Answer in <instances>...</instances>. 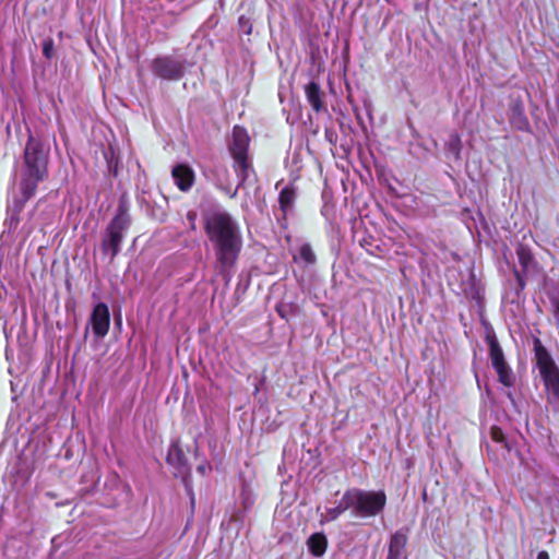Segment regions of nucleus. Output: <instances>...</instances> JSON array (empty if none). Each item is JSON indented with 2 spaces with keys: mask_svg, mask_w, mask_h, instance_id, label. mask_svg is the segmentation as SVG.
Here are the masks:
<instances>
[{
  "mask_svg": "<svg viewBox=\"0 0 559 559\" xmlns=\"http://www.w3.org/2000/svg\"><path fill=\"white\" fill-rule=\"evenodd\" d=\"M204 228L215 253V267L229 281L242 248L240 227L228 212L218 209L204 215Z\"/></svg>",
  "mask_w": 559,
  "mask_h": 559,
  "instance_id": "1",
  "label": "nucleus"
},
{
  "mask_svg": "<svg viewBox=\"0 0 559 559\" xmlns=\"http://www.w3.org/2000/svg\"><path fill=\"white\" fill-rule=\"evenodd\" d=\"M48 150L29 135L24 151V165L22 168L19 193H14L8 206L9 218L5 226L9 231L15 229L19 224V213L24 204L36 192L37 186L47 177Z\"/></svg>",
  "mask_w": 559,
  "mask_h": 559,
  "instance_id": "2",
  "label": "nucleus"
},
{
  "mask_svg": "<svg viewBox=\"0 0 559 559\" xmlns=\"http://www.w3.org/2000/svg\"><path fill=\"white\" fill-rule=\"evenodd\" d=\"M129 211L130 203L127 195L123 194L119 198L116 213L100 240V250L110 261L120 252L123 238L131 226L132 218Z\"/></svg>",
  "mask_w": 559,
  "mask_h": 559,
  "instance_id": "3",
  "label": "nucleus"
},
{
  "mask_svg": "<svg viewBox=\"0 0 559 559\" xmlns=\"http://www.w3.org/2000/svg\"><path fill=\"white\" fill-rule=\"evenodd\" d=\"M534 352L536 365L546 389L547 402L555 412L559 413V368L538 338L534 341Z\"/></svg>",
  "mask_w": 559,
  "mask_h": 559,
  "instance_id": "4",
  "label": "nucleus"
},
{
  "mask_svg": "<svg viewBox=\"0 0 559 559\" xmlns=\"http://www.w3.org/2000/svg\"><path fill=\"white\" fill-rule=\"evenodd\" d=\"M249 141L247 130L242 127L235 126L229 144V152L234 159V170L238 178V185L233 195H235L239 187L245 183L251 171V164L248 159Z\"/></svg>",
  "mask_w": 559,
  "mask_h": 559,
  "instance_id": "5",
  "label": "nucleus"
},
{
  "mask_svg": "<svg viewBox=\"0 0 559 559\" xmlns=\"http://www.w3.org/2000/svg\"><path fill=\"white\" fill-rule=\"evenodd\" d=\"M350 512L355 518L378 515L385 507L386 497L383 491H366L357 488L348 489Z\"/></svg>",
  "mask_w": 559,
  "mask_h": 559,
  "instance_id": "6",
  "label": "nucleus"
},
{
  "mask_svg": "<svg viewBox=\"0 0 559 559\" xmlns=\"http://www.w3.org/2000/svg\"><path fill=\"white\" fill-rule=\"evenodd\" d=\"M487 342L489 346V356L491 365L498 374L499 381L506 386H512L514 383V376L504 359L502 348L495 335H488Z\"/></svg>",
  "mask_w": 559,
  "mask_h": 559,
  "instance_id": "7",
  "label": "nucleus"
},
{
  "mask_svg": "<svg viewBox=\"0 0 559 559\" xmlns=\"http://www.w3.org/2000/svg\"><path fill=\"white\" fill-rule=\"evenodd\" d=\"M183 62L170 56L157 57L153 60V73L164 80L177 81L183 75Z\"/></svg>",
  "mask_w": 559,
  "mask_h": 559,
  "instance_id": "8",
  "label": "nucleus"
},
{
  "mask_svg": "<svg viewBox=\"0 0 559 559\" xmlns=\"http://www.w3.org/2000/svg\"><path fill=\"white\" fill-rule=\"evenodd\" d=\"M90 323L96 337L103 338L107 335L110 326V312L105 302H98L94 306Z\"/></svg>",
  "mask_w": 559,
  "mask_h": 559,
  "instance_id": "9",
  "label": "nucleus"
},
{
  "mask_svg": "<svg viewBox=\"0 0 559 559\" xmlns=\"http://www.w3.org/2000/svg\"><path fill=\"white\" fill-rule=\"evenodd\" d=\"M347 510H350V502L346 490L335 507H326L324 512H321V508L318 507L317 512L320 514V523L325 524L337 520Z\"/></svg>",
  "mask_w": 559,
  "mask_h": 559,
  "instance_id": "10",
  "label": "nucleus"
},
{
  "mask_svg": "<svg viewBox=\"0 0 559 559\" xmlns=\"http://www.w3.org/2000/svg\"><path fill=\"white\" fill-rule=\"evenodd\" d=\"M175 185L181 191H188L191 189L194 182V171L192 168L185 164H179L173 168L171 171Z\"/></svg>",
  "mask_w": 559,
  "mask_h": 559,
  "instance_id": "11",
  "label": "nucleus"
},
{
  "mask_svg": "<svg viewBox=\"0 0 559 559\" xmlns=\"http://www.w3.org/2000/svg\"><path fill=\"white\" fill-rule=\"evenodd\" d=\"M510 123L520 131L528 130L530 122L525 116L524 105L521 100H514L510 108Z\"/></svg>",
  "mask_w": 559,
  "mask_h": 559,
  "instance_id": "12",
  "label": "nucleus"
},
{
  "mask_svg": "<svg viewBox=\"0 0 559 559\" xmlns=\"http://www.w3.org/2000/svg\"><path fill=\"white\" fill-rule=\"evenodd\" d=\"M306 98L312 109L317 112H320L325 109L324 104L322 102V91L318 83L310 82L305 87Z\"/></svg>",
  "mask_w": 559,
  "mask_h": 559,
  "instance_id": "13",
  "label": "nucleus"
},
{
  "mask_svg": "<svg viewBox=\"0 0 559 559\" xmlns=\"http://www.w3.org/2000/svg\"><path fill=\"white\" fill-rule=\"evenodd\" d=\"M207 178L215 182L221 189H227L229 186V171L225 165L217 164L210 170Z\"/></svg>",
  "mask_w": 559,
  "mask_h": 559,
  "instance_id": "14",
  "label": "nucleus"
},
{
  "mask_svg": "<svg viewBox=\"0 0 559 559\" xmlns=\"http://www.w3.org/2000/svg\"><path fill=\"white\" fill-rule=\"evenodd\" d=\"M167 463L175 466L179 473H185L188 469L185 454L177 444L169 448Z\"/></svg>",
  "mask_w": 559,
  "mask_h": 559,
  "instance_id": "15",
  "label": "nucleus"
},
{
  "mask_svg": "<svg viewBox=\"0 0 559 559\" xmlns=\"http://www.w3.org/2000/svg\"><path fill=\"white\" fill-rule=\"evenodd\" d=\"M307 545L313 556L321 557L326 550L328 539L323 533H314L308 538Z\"/></svg>",
  "mask_w": 559,
  "mask_h": 559,
  "instance_id": "16",
  "label": "nucleus"
},
{
  "mask_svg": "<svg viewBox=\"0 0 559 559\" xmlns=\"http://www.w3.org/2000/svg\"><path fill=\"white\" fill-rule=\"evenodd\" d=\"M296 199V191L293 187H285L278 197L280 209L283 213V217H286L287 213L292 210Z\"/></svg>",
  "mask_w": 559,
  "mask_h": 559,
  "instance_id": "17",
  "label": "nucleus"
},
{
  "mask_svg": "<svg viewBox=\"0 0 559 559\" xmlns=\"http://www.w3.org/2000/svg\"><path fill=\"white\" fill-rule=\"evenodd\" d=\"M407 543V536L403 532H396L392 535L389 554L394 556H405L404 550Z\"/></svg>",
  "mask_w": 559,
  "mask_h": 559,
  "instance_id": "18",
  "label": "nucleus"
},
{
  "mask_svg": "<svg viewBox=\"0 0 559 559\" xmlns=\"http://www.w3.org/2000/svg\"><path fill=\"white\" fill-rule=\"evenodd\" d=\"M293 259L295 262H304L307 266L313 265L317 262V255L310 243H302L299 248L298 254H294Z\"/></svg>",
  "mask_w": 559,
  "mask_h": 559,
  "instance_id": "19",
  "label": "nucleus"
},
{
  "mask_svg": "<svg viewBox=\"0 0 559 559\" xmlns=\"http://www.w3.org/2000/svg\"><path fill=\"white\" fill-rule=\"evenodd\" d=\"M516 255L523 271H528L530 265L534 263L533 255L528 248L523 245H519L516 248Z\"/></svg>",
  "mask_w": 559,
  "mask_h": 559,
  "instance_id": "20",
  "label": "nucleus"
},
{
  "mask_svg": "<svg viewBox=\"0 0 559 559\" xmlns=\"http://www.w3.org/2000/svg\"><path fill=\"white\" fill-rule=\"evenodd\" d=\"M445 147L448 153L451 154L454 159H459L462 148L460 135L457 133H452L445 143Z\"/></svg>",
  "mask_w": 559,
  "mask_h": 559,
  "instance_id": "21",
  "label": "nucleus"
},
{
  "mask_svg": "<svg viewBox=\"0 0 559 559\" xmlns=\"http://www.w3.org/2000/svg\"><path fill=\"white\" fill-rule=\"evenodd\" d=\"M53 52V41L52 39H47L43 44V53L47 59H50L52 57Z\"/></svg>",
  "mask_w": 559,
  "mask_h": 559,
  "instance_id": "22",
  "label": "nucleus"
},
{
  "mask_svg": "<svg viewBox=\"0 0 559 559\" xmlns=\"http://www.w3.org/2000/svg\"><path fill=\"white\" fill-rule=\"evenodd\" d=\"M551 305L554 308V318L556 320L558 333H559V295L551 298Z\"/></svg>",
  "mask_w": 559,
  "mask_h": 559,
  "instance_id": "23",
  "label": "nucleus"
},
{
  "mask_svg": "<svg viewBox=\"0 0 559 559\" xmlns=\"http://www.w3.org/2000/svg\"><path fill=\"white\" fill-rule=\"evenodd\" d=\"M515 276H516L520 287L524 288L525 282H524L523 275L520 272L515 271Z\"/></svg>",
  "mask_w": 559,
  "mask_h": 559,
  "instance_id": "24",
  "label": "nucleus"
},
{
  "mask_svg": "<svg viewBox=\"0 0 559 559\" xmlns=\"http://www.w3.org/2000/svg\"><path fill=\"white\" fill-rule=\"evenodd\" d=\"M276 310H277V313H278L282 318L286 319V310H285V306L281 305V306H278V307H277V309H276Z\"/></svg>",
  "mask_w": 559,
  "mask_h": 559,
  "instance_id": "25",
  "label": "nucleus"
},
{
  "mask_svg": "<svg viewBox=\"0 0 559 559\" xmlns=\"http://www.w3.org/2000/svg\"><path fill=\"white\" fill-rule=\"evenodd\" d=\"M537 559H549L548 552L544 550L539 551L537 555Z\"/></svg>",
  "mask_w": 559,
  "mask_h": 559,
  "instance_id": "26",
  "label": "nucleus"
},
{
  "mask_svg": "<svg viewBox=\"0 0 559 559\" xmlns=\"http://www.w3.org/2000/svg\"><path fill=\"white\" fill-rule=\"evenodd\" d=\"M197 471L202 474V475H205L206 474V471H207V467L205 465H199L197 467Z\"/></svg>",
  "mask_w": 559,
  "mask_h": 559,
  "instance_id": "27",
  "label": "nucleus"
},
{
  "mask_svg": "<svg viewBox=\"0 0 559 559\" xmlns=\"http://www.w3.org/2000/svg\"><path fill=\"white\" fill-rule=\"evenodd\" d=\"M386 559H406V556H394L389 554Z\"/></svg>",
  "mask_w": 559,
  "mask_h": 559,
  "instance_id": "28",
  "label": "nucleus"
},
{
  "mask_svg": "<svg viewBox=\"0 0 559 559\" xmlns=\"http://www.w3.org/2000/svg\"><path fill=\"white\" fill-rule=\"evenodd\" d=\"M194 216H195V215H194V214H192V213H189V214H188V218H189V221H190L192 224H193V222H194Z\"/></svg>",
  "mask_w": 559,
  "mask_h": 559,
  "instance_id": "29",
  "label": "nucleus"
},
{
  "mask_svg": "<svg viewBox=\"0 0 559 559\" xmlns=\"http://www.w3.org/2000/svg\"><path fill=\"white\" fill-rule=\"evenodd\" d=\"M243 32H245L246 34H250V33H251V26H248V28H243Z\"/></svg>",
  "mask_w": 559,
  "mask_h": 559,
  "instance_id": "30",
  "label": "nucleus"
},
{
  "mask_svg": "<svg viewBox=\"0 0 559 559\" xmlns=\"http://www.w3.org/2000/svg\"><path fill=\"white\" fill-rule=\"evenodd\" d=\"M493 439L499 440V439L497 438V431H496V430H493Z\"/></svg>",
  "mask_w": 559,
  "mask_h": 559,
  "instance_id": "31",
  "label": "nucleus"
},
{
  "mask_svg": "<svg viewBox=\"0 0 559 559\" xmlns=\"http://www.w3.org/2000/svg\"><path fill=\"white\" fill-rule=\"evenodd\" d=\"M239 23H240L241 25L245 23V22H243V16H241V17L239 19Z\"/></svg>",
  "mask_w": 559,
  "mask_h": 559,
  "instance_id": "32",
  "label": "nucleus"
}]
</instances>
